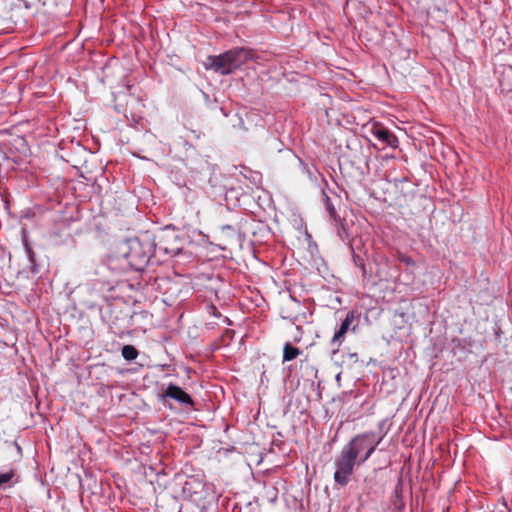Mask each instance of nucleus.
I'll use <instances>...</instances> for the list:
<instances>
[{
	"instance_id": "14",
	"label": "nucleus",
	"mask_w": 512,
	"mask_h": 512,
	"mask_svg": "<svg viewBox=\"0 0 512 512\" xmlns=\"http://www.w3.org/2000/svg\"><path fill=\"white\" fill-rule=\"evenodd\" d=\"M122 356L126 359V360H134L137 358L138 356V351L137 349L132 346V345H124L123 348H122Z\"/></svg>"
},
{
	"instance_id": "3",
	"label": "nucleus",
	"mask_w": 512,
	"mask_h": 512,
	"mask_svg": "<svg viewBox=\"0 0 512 512\" xmlns=\"http://www.w3.org/2000/svg\"><path fill=\"white\" fill-rule=\"evenodd\" d=\"M358 458L354 455L352 450H349L346 445L343 446L340 453L334 460V481L340 487L346 486L354 474L356 467L360 466Z\"/></svg>"
},
{
	"instance_id": "2",
	"label": "nucleus",
	"mask_w": 512,
	"mask_h": 512,
	"mask_svg": "<svg viewBox=\"0 0 512 512\" xmlns=\"http://www.w3.org/2000/svg\"><path fill=\"white\" fill-rule=\"evenodd\" d=\"M155 238L145 233L127 242L125 257L132 269L142 271L149 263L155 251Z\"/></svg>"
},
{
	"instance_id": "9",
	"label": "nucleus",
	"mask_w": 512,
	"mask_h": 512,
	"mask_svg": "<svg viewBox=\"0 0 512 512\" xmlns=\"http://www.w3.org/2000/svg\"><path fill=\"white\" fill-rule=\"evenodd\" d=\"M19 482V476L14 469L0 474V490L5 487H11Z\"/></svg>"
},
{
	"instance_id": "1",
	"label": "nucleus",
	"mask_w": 512,
	"mask_h": 512,
	"mask_svg": "<svg viewBox=\"0 0 512 512\" xmlns=\"http://www.w3.org/2000/svg\"><path fill=\"white\" fill-rule=\"evenodd\" d=\"M252 58L253 51L251 49L237 47L220 55L208 56L205 67L221 75H229Z\"/></svg>"
},
{
	"instance_id": "18",
	"label": "nucleus",
	"mask_w": 512,
	"mask_h": 512,
	"mask_svg": "<svg viewBox=\"0 0 512 512\" xmlns=\"http://www.w3.org/2000/svg\"><path fill=\"white\" fill-rule=\"evenodd\" d=\"M256 178H258V179H259V178H260V175H259V174H255V175L253 176V181H256Z\"/></svg>"
},
{
	"instance_id": "13",
	"label": "nucleus",
	"mask_w": 512,
	"mask_h": 512,
	"mask_svg": "<svg viewBox=\"0 0 512 512\" xmlns=\"http://www.w3.org/2000/svg\"><path fill=\"white\" fill-rule=\"evenodd\" d=\"M351 251H352V260H353L354 265L356 267L360 268L363 278H366L368 276V272L366 270L364 257L362 255L356 253L355 249L353 247H351Z\"/></svg>"
},
{
	"instance_id": "12",
	"label": "nucleus",
	"mask_w": 512,
	"mask_h": 512,
	"mask_svg": "<svg viewBox=\"0 0 512 512\" xmlns=\"http://www.w3.org/2000/svg\"><path fill=\"white\" fill-rule=\"evenodd\" d=\"M299 348L293 346L290 342L285 343L283 348V361H292L300 355Z\"/></svg>"
},
{
	"instance_id": "7",
	"label": "nucleus",
	"mask_w": 512,
	"mask_h": 512,
	"mask_svg": "<svg viewBox=\"0 0 512 512\" xmlns=\"http://www.w3.org/2000/svg\"><path fill=\"white\" fill-rule=\"evenodd\" d=\"M375 436L374 432H365L354 436L347 444V448L354 452V455L359 458L361 454L364 453L366 448L369 446L373 437Z\"/></svg>"
},
{
	"instance_id": "6",
	"label": "nucleus",
	"mask_w": 512,
	"mask_h": 512,
	"mask_svg": "<svg viewBox=\"0 0 512 512\" xmlns=\"http://www.w3.org/2000/svg\"><path fill=\"white\" fill-rule=\"evenodd\" d=\"M161 398L163 400L165 398L173 399L186 407L194 406V400L192 399V397L188 393H186L181 387L172 383L166 387L164 393L161 395Z\"/></svg>"
},
{
	"instance_id": "16",
	"label": "nucleus",
	"mask_w": 512,
	"mask_h": 512,
	"mask_svg": "<svg viewBox=\"0 0 512 512\" xmlns=\"http://www.w3.org/2000/svg\"><path fill=\"white\" fill-rule=\"evenodd\" d=\"M400 260H401L402 262H404L405 264H407V265H414V263H415V262L412 260V258H410V257H408V256H403V257H401V258H400Z\"/></svg>"
},
{
	"instance_id": "5",
	"label": "nucleus",
	"mask_w": 512,
	"mask_h": 512,
	"mask_svg": "<svg viewBox=\"0 0 512 512\" xmlns=\"http://www.w3.org/2000/svg\"><path fill=\"white\" fill-rule=\"evenodd\" d=\"M370 126V132L373 136H375L379 141H381L386 146L391 148L398 147V138L392 133L388 128H386L382 123L377 121H372L368 124Z\"/></svg>"
},
{
	"instance_id": "4",
	"label": "nucleus",
	"mask_w": 512,
	"mask_h": 512,
	"mask_svg": "<svg viewBox=\"0 0 512 512\" xmlns=\"http://www.w3.org/2000/svg\"><path fill=\"white\" fill-rule=\"evenodd\" d=\"M180 239L174 234H163L155 238V254L174 257L182 252Z\"/></svg>"
},
{
	"instance_id": "17",
	"label": "nucleus",
	"mask_w": 512,
	"mask_h": 512,
	"mask_svg": "<svg viewBox=\"0 0 512 512\" xmlns=\"http://www.w3.org/2000/svg\"><path fill=\"white\" fill-rule=\"evenodd\" d=\"M15 446L17 448V451H18L19 455L21 456L22 455V448L17 443H15Z\"/></svg>"
},
{
	"instance_id": "11",
	"label": "nucleus",
	"mask_w": 512,
	"mask_h": 512,
	"mask_svg": "<svg viewBox=\"0 0 512 512\" xmlns=\"http://www.w3.org/2000/svg\"><path fill=\"white\" fill-rule=\"evenodd\" d=\"M383 437H384V435L380 436L378 439H376V435L373 437L372 441L370 442L369 446L366 448L364 453L361 454V456H359V458H358L359 464L362 465L363 463H365L370 458V456L376 450L377 446L382 441Z\"/></svg>"
},
{
	"instance_id": "15",
	"label": "nucleus",
	"mask_w": 512,
	"mask_h": 512,
	"mask_svg": "<svg viewBox=\"0 0 512 512\" xmlns=\"http://www.w3.org/2000/svg\"><path fill=\"white\" fill-rule=\"evenodd\" d=\"M25 248H26V252L28 254L30 262L33 264V266H35V253H34V251L28 245V243H25ZM32 272H37V270L34 269V267H32Z\"/></svg>"
},
{
	"instance_id": "10",
	"label": "nucleus",
	"mask_w": 512,
	"mask_h": 512,
	"mask_svg": "<svg viewBox=\"0 0 512 512\" xmlns=\"http://www.w3.org/2000/svg\"><path fill=\"white\" fill-rule=\"evenodd\" d=\"M323 197H324L325 208H326L330 218L336 224L339 223L341 225L342 229L345 231V228H344V225L342 223V220H341L340 216L338 215V213L336 212V209L333 206L330 197L325 192H323Z\"/></svg>"
},
{
	"instance_id": "8",
	"label": "nucleus",
	"mask_w": 512,
	"mask_h": 512,
	"mask_svg": "<svg viewBox=\"0 0 512 512\" xmlns=\"http://www.w3.org/2000/svg\"><path fill=\"white\" fill-rule=\"evenodd\" d=\"M355 321V312L349 311L342 323L340 324L339 329L335 332L334 336L331 339V346H339L343 343L347 332L350 330L351 325ZM338 351V349L334 350V352Z\"/></svg>"
}]
</instances>
